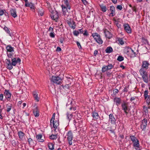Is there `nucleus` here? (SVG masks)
<instances>
[{
  "label": "nucleus",
  "mask_w": 150,
  "mask_h": 150,
  "mask_svg": "<svg viewBox=\"0 0 150 150\" xmlns=\"http://www.w3.org/2000/svg\"><path fill=\"white\" fill-rule=\"evenodd\" d=\"M118 41L119 43L121 45H123L124 44V42L122 39H119L118 40Z\"/></svg>",
  "instance_id": "nucleus-43"
},
{
  "label": "nucleus",
  "mask_w": 150,
  "mask_h": 150,
  "mask_svg": "<svg viewBox=\"0 0 150 150\" xmlns=\"http://www.w3.org/2000/svg\"><path fill=\"white\" fill-rule=\"evenodd\" d=\"M6 32L9 34L10 36L11 37L12 36V34H11L10 32L8 29L7 31H6Z\"/></svg>",
  "instance_id": "nucleus-59"
},
{
  "label": "nucleus",
  "mask_w": 150,
  "mask_h": 150,
  "mask_svg": "<svg viewBox=\"0 0 150 150\" xmlns=\"http://www.w3.org/2000/svg\"><path fill=\"white\" fill-rule=\"evenodd\" d=\"M114 101L116 103L117 105L120 103V99L119 98H116L114 99Z\"/></svg>",
  "instance_id": "nucleus-25"
},
{
  "label": "nucleus",
  "mask_w": 150,
  "mask_h": 150,
  "mask_svg": "<svg viewBox=\"0 0 150 150\" xmlns=\"http://www.w3.org/2000/svg\"><path fill=\"white\" fill-rule=\"evenodd\" d=\"M64 2V4L66 6L69 5V4L67 0H65Z\"/></svg>",
  "instance_id": "nucleus-56"
},
{
  "label": "nucleus",
  "mask_w": 150,
  "mask_h": 150,
  "mask_svg": "<svg viewBox=\"0 0 150 150\" xmlns=\"http://www.w3.org/2000/svg\"><path fill=\"white\" fill-rule=\"evenodd\" d=\"M4 14L5 15L8 14V13L6 12L5 10H0V16H2Z\"/></svg>",
  "instance_id": "nucleus-29"
},
{
  "label": "nucleus",
  "mask_w": 150,
  "mask_h": 150,
  "mask_svg": "<svg viewBox=\"0 0 150 150\" xmlns=\"http://www.w3.org/2000/svg\"><path fill=\"white\" fill-rule=\"evenodd\" d=\"M11 15L14 18L17 17L16 11L15 10L11 9L10 11Z\"/></svg>",
  "instance_id": "nucleus-19"
},
{
  "label": "nucleus",
  "mask_w": 150,
  "mask_h": 150,
  "mask_svg": "<svg viewBox=\"0 0 150 150\" xmlns=\"http://www.w3.org/2000/svg\"><path fill=\"white\" fill-rule=\"evenodd\" d=\"M100 7L102 11H103L105 12L106 11V8L105 6H104L103 5H102L100 6Z\"/></svg>",
  "instance_id": "nucleus-28"
},
{
  "label": "nucleus",
  "mask_w": 150,
  "mask_h": 150,
  "mask_svg": "<svg viewBox=\"0 0 150 150\" xmlns=\"http://www.w3.org/2000/svg\"><path fill=\"white\" fill-rule=\"evenodd\" d=\"M19 137L21 139H22L24 136V134L21 131H20L18 132Z\"/></svg>",
  "instance_id": "nucleus-26"
},
{
  "label": "nucleus",
  "mask_w": 150,
  "mask_h": 150,
  "mask_svg": "<svg viewBox=\"0 0 150 150\" xmlns=\"http://www.w3.org/2000/svg\"><path fill=\"white\" fill-rule=\"evenodd\" d=\"M7 50V54L8 57L12 58L13 55L14 48L10 45H8L6 47Z\"/></svg>",
  "instance_id": "nucleus-2"
},
{
  "label": "nucleus",
  "mask_w": 150,
  "mask_h": 150,
  "mask_svg": "<svg viewBox=\"0 0 150 150\" xmlns=\"http://www.w3.org/2000/svg\"><path fill=\"white\" fill-rule=\"evenodd\" d=\"M132 9L133 11L135 12H137V8L135 6H134L132 7Z\"/></svg>",
  "instance_id": "nucleus-50"
},
{
  "label": "nucleus",
  "mask_w": 150,
  "mask_h": 150,
  "mask_svg": "<svg viewBox=\"0 0 150 150\" xmlns=\"http://www.w3.org/2000/svg\"><path fill=\"white\" fill-rule=\"evenodd\" d=\"M148 91H145L144 92L145 97L146 99L148 97Z\"/></svg>",
  "instance_id": "nucleus-46"
},
{
  "label": "nucleus",
  "mask_w": 150,
  "mask_h": 150,
  "mask_svg": "<svg viewBox=\"0 0 150 150\" xmlns=\"http://www.w3.org/2000/svg\"><path fill=\"white\" fill-rule=\"evenodd\" d=\"M62 79L61 78L56 76H52L51 79V81L53 83L59 84L60 83Z\"/></svg>",
  "instance_id": "nucleus-4"
},
{
  "label": "nucleus",
  "mask_w": 150,
  "mask_h": 150,
  "mask_svg": "<svg viewBox=\"0 0 150 150\" xmlns=\"http://www.w3.org/2000/svg\"><path fill=\"white\" fill-rule=\"evenodd\" d=\"M98 53V51L97 50H95L94 53V56H96Z\"/></svg>",
  "instance_id": "nucleus-58"
},
{
  "label": "nucleus",
  "mask_w": 150,
  "mask_h": 150,
  "mask_svg": "<svg viewBox=\"0 0 150 150\" xmlns=\"http://www.w3.org/2000/svg\"><path fill=\"white\" fill-rule=\"evenodd\" d=\"M118 92V90L117 89H115L113 90V93L114 95H116Z\"/></svg>",
  "instance_id": "nucleus-47"
},
{
  "label": "nucleus",
  "mask_w": 150,
  "mask_h": 150,
  "mask_svg": "<svg viewBox=\"0 0 150 150\" xmlns=\"http://www.w3.org/2000/svg\"><path fill=\"white\" fill-rule=\"evenodd\" d=\"M50 36L52 38H54L55 37L54 33L51 32L50 34Z\"/></svg>",
  "instance_id": "nucleus-49"
},
{
  "label": "nucleus",
  "mask_w": 150,
  "mask_h": 150,
  "mask_svg": "<svg viewBox=\"0 0 150 150\" xmlns=\"http://www.w3.org/2000/svg\"><path fill=\"white\" fill-rule=\"evenodd\" d=\"M3 97V96L2 94H0V100H2Z\"/></svg>",
  "instance_id": "nucleus-57"
},
{
  "label": "nucleus",
  "mask_w": 150,
  "mask_h": 150,
  "mask_svg": "<svg viewBox=\"0 0 150 150\" xmlns=\"http://www.w3.org/2000/svg\"><path fill=\"white\" fill-rule=\"evenodd\" d=\"M43 13L44 11L42 9L39 10L38 11V14L41 16H42L43 15Z\"/></svg>",
  "instance_id": "nucleus-41"
},
{
  "label": "nucleus",
  "mask_w": 150,
  "mask_h": 150,
  "mask_svg": "<svg viewBox=\"0 0 150 150\" xmlns=\"http://www.w3.org/2000/svg\"><path fill=\"white\" fill-rule=\"evenodd\" d=\"M7 107V112H9L11 109V108L12 107V105L11 104H7L6 105Z\"/></svg>",
  "instance_id": "nucleus-31"
},
{
  "label": "nucleus",
  "mask_w": 150,
  "mask_h": 150,
  "mask_svg": "<svg viewBox=\"0 0 150 150\" xmlns=\"http://www.w3.org/2000/svg\"><path fill=\"white\" fill-rule=\"evenodd\" d=\"M6 63L7 64V68L9 70L12 69L13 68L12 66L13 65H12L11 61L9 59H6Z\"/></svg>",
  "instance_id": "nucleus-10"
},
{
  "label": "nucleus",
  "mask_w": 150,
  "mask_h": 150,
  "mask_svg": "<svg viewBox=\"0 0 150 150\" xmlns=\"http://www.w3.org/2000/svg\"><path fill=\"white\" fill-rule=\"evenodd\" d=\"M48 147L51 150H53L54 149V145L53 144L50 143L48 144Z\"/></svg>",
  "instance_id": "nucleus-30"
},
{
  "label": "nucleus",
  "mask_w": 150,
  "mask_h": 150,
  "mask_svg": "<svg viewBox=\"0 0 150 150\" xmlns=\"http://www.w3.org/2000/svg\"><path fill=\"white\" fill-rule=\"evenodd\" d=\"M33 95L34 96V98L38 102L39 101V97L38 96V95L36 91H35L33 92Z\"/></svg>",
  "instance_id": "nucleus-16"
},
{
  "label": "nucleus",
  "mask_w": 150,
  "mask_h": 150,
  "mask_svg": "<svg viewBox=\"0 0 150 150\" xmlns=\"http://www.w3.org/2000/svg\"><path fill=\"white\" fill-rule=\"evenodd\" d=\"M67 140L69 145H71L72 144V139L73 138L72 133L71 131L68 132L67 134Z\"/></svg>",
  "instance_id": "nucleus-7"
},
{
  "label": "nucleus",
  "mask_w": 150,
  "mask_h": 150,
  "mask_svg": "<svg viewBox=\"0 0 150 150\" xmlns=\"http://www.w3.org/2000/svg\"><path fill=\"white\" fill-rule=\"evenodd\" d=\"M53 13L51 15V18L54 20H56L59 17L57 12L55 11L53 12Z\"/></svg>",
  "instance_id": "nucleus-9"
},
{
  "label": "nucleus",
  "mask_w": 150,
  "mask_h": 150,
  "mask_svg": "<svg viewBox=\"0 0 150 150\" xmlns=\"http://www.w3.org/2000/svg\"><path fill=\"white\" fill-rule=\"evenodd\" d=\"M67 8L64 5H62V7L63 12V14L65 16L67 17L68 15V13L67 11V8L70 10V7L69 5L67 6Z\"/></svg>",
  "instance_id": "nucleus-8"
},
{
  "label": "nucleus",
  "mask_w": 150,
  "mask_h": 150,
  "mask_svg": "<svg viewBox=\"0 0 150 150\" xmlns=\"http://www.w3.org/2000/svg\"><path fill=\"white\" fill-rule=\"evenodd\" d=\"M117 9L120 10H121L122 8V6L121 5H117Z\"/></svg>",
  "instance_id": "nucleus-48"
},
{
  "label": "nucleus",
  "mask_w": 150,
  "mask_h": 150,
  "mask_svg": "<svg viewBox=\"0 0 150 150\" xmlns=\"http://www.w3.org/2000/svg\"><path fill=\"white\" fill-rule=\"evenodd\" d=\"M117 59L119 61H122L124 60V58L121 56H119L118 57Z\"/></svg>",
  "instance_id": "nucleus-34"
},
{
  "label": "nucleus",
  "mask_w": 150,
  "mask_h": 150,
  "mask_svg": "<svg viewBox=\"0 0 150 150\" xmlns=\"http://www.w3.org/2000/svg\"><path fill=\"white\" fill-rule=\"evenodd\" d=\"M67 118L69 119V120L71 119L72 117V114H69L67 113Z\"/></svg>",
  "instance_id": "nucleus-35"
},
{
  "label": "nucleus",
  "mask_w": 150,
  "mask_h": 150,
  "mask_svg": "<svg viewBox=\"0 0 150 150\" xmlns=\"http://www.w3.org/2000/svg\"><path fill=\"white\" fill-rule=\"evenodd\" d=\"M92 36L98 43L102 44L103 43V41L100 38V36L98 34L94 33L92 34Z\"/></svg>",
  "instance_id": "nucleus-5"
},
{
  "label": "nucleus",
  "mask_w": 150,
  "mask_h": 150,
  "mask_svg": "<svg viewBox=\"0 0 150 150\" xmlns=\"http://www.w3.org/2000/svg\"><path fill=\"white\" fill-rule=\"evenodd\" d=\"M115 118L114 117L112 114H110L109 115V121L112 123H114L115 122Z\"/></svg>",
  "instance_id": "nucleus-13"
},
{
  "label": "nucleus",
  "mask_w": 150,
  "mask_h": 150,
  "mask_svg": "<svg viewBox=\"0 0 150 150\" xmlns=\"http://www.w3.org/2000/svg\"><path fill=\"white\" fill-rule=\"evenodd\" d=\"M112 48L110 47H109L107 48L105 51L106 53H110L112 51Z\"/></svg>",
  "instance_id": "nucleus-24"
},
{
  "label": "nucleus",
  "mask_w": 150,
  "mask_h": 150,
  "mask_svg": "<svg viewBox=\"0 0 150 150\" xmlns=\"http://www.w3.org/2000/svg\"><path fill=\"white\" fill-rule=\"evenodd\" d=\"M52 123L53 127L55 129H56L57 127L59 125V123L58 122L57 120L54 121V120H52Z\"/></svg>",
  "instance_id": "nucleus-17"
},
{
  "label": "nucleus",
  "mask_w": 150,
  "mask_h": 150,
  "mask_svg": "<svg viewBox=\"0 0 150 150\" xmlns=\"http://www.w3.org/2000/svg\"><path fill=\"white\" fill-rule=\"evenodd\" d=\"M108 70V69L107 68V66H104L103 67V68H102V72H104L106 71H107Z\"/></svg>",
  "instance_id": "nucleus-36"
},
{
  "label": "nucleus",
  "mask_w": 150,
  "mask_h": 150,
  "mask_svg": "<svg viewBox=\"0 0 150 150\" xmlns=\"http://www.w3.org/2000/svg\"><path fill=\"white\" fill-rule=\"evenodd\" d=\"M123 25L126 31L128 33H131V29L129 25L127 24H125Z\"/></svg>",
  "instance_id": "nucleus-11"
},
{
  "label": "nucleus",
  "mask_w": 150,
  "mask_h": 150,
  "mask_svg": "<svg viewBox=\"0 0 150 150\" xmlns=\"http://www.w3.org/2000/svg\"><path fill=\"white\" fill-rule=\"evenodd\" d=\"M146 126V125H144L143 124H142L141 125V128H142L143 129H145Z\"/></svg>",
  "instance_id": "nucleus-52"
},
{
  "label": "nucleus",
  "mask_w": 150,
  "mask_h": 150,
  "mask_svg": "<svg viewBox=\"0 0 150 150\" xmlns=\"http://www.w3.org/2000/svg\"><path fill=\"white\" fill-rule=\"evenodd\" d=\"M49 31H52L53 30V28H52L51 27H50L49 29Z\"/></svg>",
  "instance_id": "nucleus-61"
},
{
  "label": "nucleus",
  "mask_w": 150,
  "mask_h": 150,
  "mask_svg": "<svg viewBox=\"0 0 150 150\" xmlns=\"http://www.w3.org/2000/svg\"><path fill=\"white\" fill-rule=\"evenodd\" d=\"M4 29L6 31L8 30V29L6 27H5L4 28Z\"/></svg>",
  "instance_id": "nucleus-63"
},
{
  "label": "nucleus",
  "mask_w": 150,
  "mask_h": 150,
  "mask_svg": "<svg viewBox=\"0 0 150 150\" xmlns=\"http://www.w3.org/2000/svg\"><path fill=\"white\" fill-rule=\"evenodd\" d=\"M110 10L111 12L110 14H112V16H113L115 12V7L113 6H111L110 8Z\"/></svg>",
  "instance_id": "nucleus-22"
},
{
  "label": "nucleus",
  "mask_w": 150,
  "mask_h": 150,
  "mask_svg": "<svg viewBox=\"0 0 150 150\" xmlns=\"http://www.w3.org/2000/svg\"><path fill=\"white\" fill-rule=\"evenodd\" d=\"M29 144L30 145H33V141L31 138H29L28 140Z\"/></svg>",
  "instance_id": "nucleus-37"
},
{
  "label": "nucleus",
  "mask_w": 150,
  "mask_h": 150,
  "mask_svg": "<svg viewBox=\"0 0 150 150\" xmlns=\"http://www.w3.org/2000/svg\"><path fill=\"white\" fill-rule=\"evenodd\" d=\"M11 64L13 66H15L16 65H20L21 61V59L19 58H12L11 60Z\"/></svg>",
  "instance_id": "nucleus-6"
},
{
  "label": "nucleus",
  "mask_w": 150,
  "mask_h": 150,
  "mask_svg": "<svg viewBox=\"0 0 150 150\" xmlns=\"http://www.w3.org/2000/svg\"><path fill=\"white\" fill-rule=\"evenodd\" d=\"M73 33L75 35L77 36L79 34V32L78 31H74L73 32Z\"/></svg>",
  "instance_id": "nucleus-45"
},
{
  "label": "nucleus",
  "mask_w": 150,
  "mask_h": 150,
  "mask_svg": "<svg viewBox=\"0 0 150 150\" xmlns=\"http://www.w3.org/2000/svg\"><path fill=\"white\" fill-rule=\"evenodd\" d=\"M133 146L134 147L138 148L139 146V144L138 140L137 141H135L133 142Z\"/></svg>",
  "instance_id": "nucleus-23"
},
{
  "label": "nucleus",
  "mask_w": 150,
  "mask_h": 150,
  "mask_svg": "<svg viewBox=\"0 0 150 150\" xmlns=\"http://www.w3.org/2000/svg\"><path fill=\"white\" fill-rule=\"evenodd\" d=\"M42 135L41 134H38L37 135L36 138L38 141L40 142H43L44 140L43 139H42Z\"/></svg>",
  "instance_id": "nucleus-18"
},
{
  "label": "nucleus",
  "mask_w": 150,
  "mask_h": 150,
  "mask_svg": "<svg viewBox=\"0 0 150 150\" xmlns=\"http://www.w3.org/2000/svg\"><path fill=\"white\" fill-rule=\"evenodd\" d=\"M93 117L95 119H97L98 118V115L97 113L94 112L93 114Z\"/></svg>",
  "instance_id": "nucleus-27"
},
{
  "label": "nucleus",
  "mask_w": 150,
  "mask_h": 150,
  "mask_svg": "<svg viewBox=\"0 0 150 150\" xmlns=\"http://www.w3.org/2000/svg\"><path fill=\"white\" fill-rule=\"evenodd\" d=\"M130 138L131 140L132 141V142H134L135 141H137V139L134 136H131L130 137Z\"/></svg>",
  "instance_id": "nucleus-33"
},
{
  "label": "nucleus",
  "mask_w": 150,
  "mask_h": 150,
  "mask_svg": "<svg viewBox=\"0 0 150 150\" xmlns=\"http://www.w3.org/2000/svg\"><path fill=\"white\" fill-rule=\"evenodd\" d=\"M139 73L143 81L147 83L149 80L147 72L144 69L141 68L139 70Z\"/></svg>",
  "instance_id": "nucleus-1"
},
{
  "label": "nucleus",
  "mask_w": 150,
  "mask_h": 150,
  "mask_svg": "<svg viewBox=\"0 0 150 150\" xmlns=\"http://www.w3.org/2000/svg\"><path fill=\"white\" fill-rule=\"evenodd\" d=\"M149 100H150V99L149 98V97H148V98L146 100V103L148 105H149V103H150Z\"/></svg>",
  "instance_id": "nucleus-55"
},
{
  "label": "nucleus",
  "mask_w": 150,
  "mask_h": 150,
  "mask_svg": "<svg viewBox=\"0 0 150 150\" xmlns=\"http://www.w3.org/2000/svg\"><path fill=\"white\" fill-rule=\"evenodd\" d=\"M122 109L126 113H127L128 112L127 111V108L126 104L125 103H124L122 105Z\"/></svg>",
  "instance_id": "nucleus-21"
},
{
  "label": "nucleus",
  "mask_w": 150,
  "mask_h": 150,
  "mask_svg": "<svg viewBox=\"0 0 150 150\" xmlns=\"http://www.w3.org/2000/svg\"><path fill=\"white\" fill-rule=\"evenodd\" d=\"M82 1L84 4H86L87 3L86 0H82Z\"/></svg>",
  "instance_id": "nucleus-62"
},
{
  "label": "nucleus",
  "mask_w": 150,
  "mask_h": 150,
  "mask_svg": "<svg viewBox=\"0 0 150 150\" xmlns=\"http://www.w3.org/2000/svg\"><path fill=\"white\" fill-rule=\"evenodd\" d=\"M33 113L35 117H37L39 116V111L38 110L37 107L33 111Z\"/></svg>",
  "instance_id": "nucleus-20"
},
{
  "label": "nucleus",
  "mask_w": 150,
  "mask_h": 150,
  "mask_svg": "<svg viewBox=\"0 0 150 150\" xmlns=\"http://www.w3.org/2000/svg\"><path fill=\"white\" fill-rule=\"evenodd\" d=\"M83 35L85 36H87L88 35L86 30H85L84 32V33H83Z\"/></svg>",
  "instance_id": "nucleus-51"
},
{
  "label": "nucleus",
  "mask_w": 150,
  "mask_h": 150,
  "mask_svg": "<svg viewBox=\"0 0 150 150\" xmlns=\"http://www.w3.org/2000/svg\"><path fill=\"white\" fill-rule=\"evenodd\" d=\"M112 2L114 4H116L117 2L116 0H112Z\"/></svg>",
  "instance_id": "nucleus-64"
},
{
  "label": "nucleus",
  "mask_w": 150,
  "mask_h": 150,
  "mask_svg": "<svg viewBox=\"0 0 150 150\" xmlns=\"http://www.w3.org/2000/svg\"><path fill=\"white\" fill-rule=\"evenodd\" d=\"M104 33L105 34V36L106 38L108 39H110L112 37V34L110 33L106 30L104 31Z\"/></svg>",
  "instance_id": "nucleus-14"
},
{
  "label": "nucleus",
  "mask_w": 150,
  "mask_h": 150,
  "mask_svg": "<svg viewBox=\"0 0 150 150\" xmlns=\"http://www.w3.org/2000/svg\"><path fill=\"white\" fill-rule=\"evenodd\" d=\"M61 49L60 47H57V49H56V51H57L60 52V51H61Z\"/></svg>",
  "instance_id": "nucleus-54"
},
{
  "label": "nucleus",
  "mask_w": 150,
  "mask_h": 150,
  "mask_svg": "<svg viewBox=\"0 0 150 150\" xmlns=\"http://www.w3.org/2000/svg\"><path fill=\"white\" fill-rule=\"evenodd\" d=\"M149 108V107H148V108L145 107V106L144 107V108L143 109V111L145 112V114H146V113H148V108Z\"/></svg>",
  "instance_id": "nucleus-38"
},
{
  "label": "nucleus",
  "mask_w": 150,
  "mask_h": 150,
  "mask_svg": "<svg viewBox=\"0 0 150 150\" xmlns=\"http://www.w3.org/2000/svg\"><path fill=\"white\" fill-rule=\"evenodd\" d=\"M77 46H78V47H79V46L81 48V47L80 45V43L79 42H77Z\"/></svg>",
  "instance_id": "nucleus-60"
},
{
  "label": "nucleus",
  "mask_w": 150,
  "mask_h": 150,
  "mask_svg": "<svg viewBox=\"0 0 150 150\" xmlns=\"http://www.w3.org/2000/svg\"><path fill=\"white\" fill-rule=\"evenodd\" d=\"M32 6V4L31 3L29 4V3L25 2V6L26 7H31Z\"/></svg>",
  "instance_id": "nucleus-42"
},
{
  "label": "nucleus",
  "mask_w": 150,
  "mask_h": 150,
  "mask_svg": "<svg viewBox=\"0 0 150 150\" xmlns=\"http://www.w3.org/2000/svg\"><path fill=\"white\" fill-rule=\"evenodd\" d=\"M55 113H54L53 114L52 117V118L51 119L50 121L51 125H52V120H54V117H55Z\"/></svg>",
  "instance_id": "nucleus-40"
},
{
  "label": "nucleus",
  "mask_w": 150,
  "mask_h": 150,
  "mask_svg": "<svg viewBox=\"0 0 150 150\" xmlns=\"http://www.w3.org/2000/svg\"><path fill=\"white\" fill-rule=\"evenodd\" d=\"M72 82V80L71 79H69L66 81V84L64 85H63L62 86L63 88L65 90L70 89V88L71 87L72 85L71 84Z\"/></svg>",
  "instance_id": "nucleus-3"
},
{
  "label": "nucleus",
  "mask_w": 150,
  "mask_h": 150,
  "mask_svg": "<svg viewBox=\"0 0 150 150\" xmlns=\"http://www.w3.org/2000/svg\"><path fill=\"white\" fill-rule=\"evenodd\" d=\"M147 120L146 119H144L142 121V124L147 125Z\"/></svg>",
  "instance_id": "nucleus-39"
},
{
  "label": "nucleus",
  "mask_w": 150,
  "mask_h": 150,
  "mask_svg": "<svg viewBox=\"0 0 150 150\" xmlns=\"http://www.w3.org/2000/svg\"><path fill=\"white\" fill-rule=\"evenodd\" d=\"M50 138L52 139H56L57 138V135H52L50 137Z\"/></svg>",
  "instance_id": "nucleus-32"
},
{
  "label": "nucleus",
  "mask_w": 150,
  "mask_h": 150,
  "mask_svg": "<svg viewBox=\"0 0 150 150\" xmlns=\"http://www.w3.org/2000/svg\"><path fill=\"white\" fill-rule=\"evenodd\" d=\"M83 31H84V30H83V28L79 30V33H83Z\"/></svg>",
  "instance_id": "nucleus-53"
},
{
  "label": "nucleus",
  "mask_w": 150,
  "mask_h": 150,
  "mask_svg": "<svg viewBox=\"0 0 150 150\" xmlns=\"http://www.w3.org/2000/svg\"><path fill=\"white\" fill-rule=\"evenodd\" d=\"M4 96L6 98H9L11 96V94L8 91L5 90L4 92Z\"/></svg>",
  "instance_id": "nucleus-15"
},
{
  "label": "nucleus",
  "mask_w": 150,
  "mask_h": 150,
  "mask_svg": "<svg viewBox=\"0 0 150 150\" xmlns=\"http://www.w3.org/2000/svg\"><path fill=\"white\" fill-rule=\"evenodd\" d=\"M149 63L147 61H143L142 62V68L143 69H147L148 68Z\"/></svg>",
  "instance_id": "nucleus-12"
},
{
  "label": "nucleus",
  "mask_w": 150,
  "mask_h": 150,
  "mask_svg": "<svg viewBox=\"0 0 150 150\" xmlns=\"http://www.w3.org/2000/svg\"><path fill=\"white\" fill-rule=\"evenodd\" d=\"M107 66L108 70L111 69L113 67L111 64H109Z\"/></svg>",
  "instance_id": "nucleus-44"
}]
</instances>
